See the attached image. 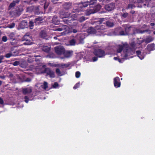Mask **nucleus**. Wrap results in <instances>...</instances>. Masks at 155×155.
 I'll return each instance as SVG.
<instances>
[{
	"label": "nucleus",
	"instance_id": "obj_1",
	"mask_svg": "<svg viewBox=\"0 0 155 155\" xmlns=\"http://www.w3.org/2000/svg\"><path fill=\"white\" fill-rule=\"evenodd\" d=\"M36 71L38 74L46 73L51 78H54L55 76L53 71L49 68H46V66L41 63L39 64L38 67L36 68Z\"/></svg>",
	"mask_w": 155,
	"mask_h": 155
},
{
	"label": "nucleus",
	"instance_id": "obj_2",
	"mask_svg": "<svg viewBox=\"0 0 155 155\" xmlns=\"http://www.w3.org/2000/svg\"><path fill=\"white\" fill-rule=\"evenodd\" d=\"M106 31L104 26L101 24L96 26L95 28L90 27L88 30V32L90 34H95L97 35H102Z\"/></svg>",
	"mask_w": 155,
	"mask_h": 155
},
{
	"label": "nucleus",
	"instance_id": "obj_3",
	"mask_svg": "<svg viewBox=\"0 0 155 155\" xmlns=\"http://www.w3.org/2000/svg\"><path fill=\"white\" fill-rule=\"evenodd\" d=\"M73 51H64L62 56H59V58L61 59H64L65 58H68L71 57L73 54Z\"/></svg>",
	"mask_w": 155,
	"mask_h": 155
},
{
	"label": "nucleus",
	"instance_id": "obj_4",
	"mask_svg": "<svg viewBox=\"0 0 155 155\" xmlns=\"http://www.w3.org/2000/svg\"><path fill=\"white\" fill-rule=\"evenodd\" d=\"M55 52L59 56H62L65 50L61 46H57L55 47Z\"/></svg>",
	"mask_w": 155,
	"mask_h": 155
},
{
	"label": "nucleus",
	"instance_id": "obj_5",
	"mask_svg": "<svg viewBox=\"0 0 155 155\" xmlns=\"http://www.w3.org/2000/svg\"><path fill=\"white\" fill-rule=\"evenodd\" d=\"M55 30L58 31H62L64 30V32L61 33V34L62 35L67 34L70 32V31L69 30L68 27L67 25H65L63 26L61 28H57V29H55Z\"/></svg>",
	"mask_w": 155,
	"mask_h": 155
},
{
	"label": "nucleus",
	"instance_id": "obj_6",
	"mask_svg": "<svg viewBox=\"0 0 155 155\" xmlns=\"http://www.w3.org/2000/svg\"><path fill=\"white\" fill-rule=\"evenodd\" d=\"M94 54L95 55L99 58L103 57L105 55L104 51L101 49L95 50Z\"/></svg>",
	"mask_w": 155,
	"mask_h": 155
},
{
	"label": "nucleus",
	"instance_id": "obj_7",
	"mask_svg": "<svg viewBox=\"0 0 155 155\" xmlns=\"http://www.w3.org/2000/svg\"><path fill=\"white\" fill-rule=\"evenodd\" d=\"M69 15V14L68 13H64V14H63L62 13H61L60 15V17L61 18H68L66 19H64L63 20L64 22H66V23H68V21H71V17H68V16Z\"/></svg>",
	"mask_w": 155,
	"mask_h": 155
},
{
	"label": "nucleus",
	"instance_id": "obj_8",
	"mask_svg": "<svg viewBox=\"0 0 155 155\" xmlns=\"http://www.w3.org/2000/svg\"><path fill=\"white\" fill-rule=\"evenodd\" d=\"M115 7V4L113 3H111L106 5L105 6V9L108 11H111L113 10Z\"/></svg>",
	"mask_w": 155,
	"mask_h": 155
},
{
	"label": "nucleus",
	"instance_id": "obj_9",
	"mask_svg": "<svg viewBox=\"0 0 155 155\" xmlns=\"http://www.w3.org/2000/svg\"><path fill=\"white\" fill-rule=\"evenodd\" d=\"M114 84L116 88L120 87V83L119 78L116 77L114 79Z\"/></svg>",
	"mask_w": 155,
	"mask_h": 155
},
{
	"label": "nucleus",
	"instance_id": "obj_10",
	"mask_svg": "<svg viewBox=\"0 0 155 155\" xmlns=\"http://www.w3.org/2000/svg\"><path fill=\"white\" fill-rule=\"evenodd\" d=\"M96 12L94 8L91 7L90 8L87 9L85 12V15H88L91 14H93Z\"/></svg>",
	"mask_w": 155,
	"mask_h": 155
},
{
	"label": "nucleus",
	"instance_id": "obj_11",
	"mask_svg": "<svg viewBox=\"0 0 155 155\" xmlns=\"http://www.w3.org/2000/svg\"><path fill=\"white\" fill-rule=\"evenodd\" d=\"M29 35H27V34L25 35L23 39L26 42H24L23 43V44L25 45H29L32 44V43L31 42H30L28 41V38H29Z\"/></svg>",
	"mask_w": 155,
	"mask_h": 155
},
{
	"label": "nucleus",
	"instance_id": "obj_12",
	"mask_svg": "<svg viewBox=\"0 0 155 155\" xmlns=\"http://www.w3.org/2000/svg\"><path fill=\"white\" fill-rule=\"evenodd\" d=\"M32 89L31 87L24 88L22 89L23 93L26 94L31 93L32 91Z\"/></svg>",
	"mask_w": 155,
	"mask_h": 155
},
{
	"label": "nucleus",
	"instance_id": "obj_13",
	"mask_svg": "<svg viewBox=\"0 0 155 155\" xmlns=\"http://www.w3.org/2000/svg\"><path fill=\"white\" fill-rule=\"evenodd\" d=\"M147 49L149 51L154 50L155 49V45L153 44H150L147 46Z\"/></svg>",
	"mask_w": 155,
	"mask_h": 155
},
{
	"label": "nucleus",
	"instance_id": "obj_14",
	"mask_svg": "<svg viewBox=\"0 0 155 155\" xmlns=\"http://www.w3.org/2000/svg\"><path fill=\"white\" fill-rule=\"evenodd\" d=\"M43 20V18L42 17H38L35 18V23L36 25H39L42 22Z\"/></svg>",
	"mask_w": 155,
	"mask_h": 155
},
{
	"label": "nucleus",
	"instance_id": "obj_15",
	"mask_svg": "<svg viewBox=\"0 0 155 155\" xmlns=\"http://www.w3.org/2000/svg\"><path fill=\"white\" fill-rule=\"evenodd\" d=\"M138 57L141 59L142 60L143 59L145 54H143L140 51H136Z\"/></svg>",
	"mask_w": 155,
	"mask_h": 155
},
{
	"label": "nucleus",
	"instance_id": "obj_16",
	"mask_svg": "<svg viewBox=\"0 0 155 155\" xmlns=\"http://www.w3.org/2000/svg\"><path fill=\"white\" fill-rule=\"evenodd\" d=\"M52 22H53L54 24L57 25L58 24L59 22V20L58 19V17L56 16H54L52 20Z\"/></svg>",
	"mask_w": 155,
	"mask_h": 155
},
{
	"label": "nucleus",
	"instance_id": "obj_17",
	"mask_svg": "<svg viewBox=\"0 0 155 155\" xmlns=\"http://www.w3.org/2000/svg\"><path fill=\"white\" fill-rule=\"evenodd\" d=\"M20 26L22 28L27 27V23L25 21H23L21 22Z\"/></svg>",
	"mask_w": 155,
	"mask_h": 155
},
{
	"label": "nucleus",
	"instance_id": "obj_18",
	"mask_svg": "<svg viewBox=\"0 0 155 155\" xmlns=\"http://www.w3.org/2000/svg\"><path fill=\"white\" fill-rule=\"evenodd\" d=\"M123 48V45H119L116 46L117 51V53H120L122 51Z\"/></svg>",
	"mask_w": 155,
	"mask_h": 155
},
{
	"label": "nucleus",
	"instance_id": "obj_19",
	"mask_svg": "<svg viewBox=\"0 0 155 155\" xmlns=\"http://www.w3.org/2000/svg\"><path fill=\"white\" fill-rule=\"evenodd\" d=\"M19 2L18 0H16L14 1L12 3H11L9 5V8H11L12 7L15 6L16 3H18Z\"/></svg>",
	"mask_w": 155,
	"mask_h": 155
},
{
	"label": "nucleus",
	"instance_id": "obj_20",
	"mask_svg": "<svg viewBox=\"0 0 155 155\" xmlns=\"http://www.w3.org/2000/svg\"><path fill=\"white\" fill-rule=\"evenodd\" d=\"M78 20L80 22H82L83 21L85 20V18L84 16H82L80 18L78 17L77 18H73L72 19L73 20Z\"/></svg>",
	"mask_w": 155,
	"mask_h": 155
},
{
	"label": "nucleus",
	"instance_id": "obj_21",
	"mask_svg": "<svg viewBox=\"0 0 155 155\" xmlns=\"http://www.w3.org/2000/svg\"><path fill=\"white\" fill-rule=\"evenodd\" d=\"M40 35L43 38L45 37L46 36L45 31V30H42L40 33Z\"/></svg>",
	"mask_w": 155,
	"mask_h": 155
},
{
	"label": "nucleus",
	"instance_id": "obj_22",
	"mask_svg": "<svg viewBox=\"0 0 155 155\" xmlns=\"http://www.w3.org/2000/svg\"><path fill=\"white\" fill-rule=\"evenodd\" d=\"M42 50L46 52H48L50 50V48L49 47H48L47 46L43 47L42 48Z\"/></svg>",
	"mask_w": 155,
	"mask_h": 155
},
{
	"label": "nucleus",
	"instance_id": "obj_23",
	"mask_svg": "<svg viewBox=\"0 0 155 155\" xmlns=\"http://www.w3.org/2000/svg\"><path fill=\"white\" fill-rule=\"evenodd\" d=\"M153 39L151 37H149L146 38L145 41L147 43H149L152 41Z\"/></svg>",
	"mask_w": 155,
	"mask_h": 155
},
{
	"label": "nucleus",
	"instance_id": "obj_24",
	"mask_svg": "<svg viewBox=\"0 0 155 155\" xmlns=\"http://www.w3.org/2000/svg\"><path fill=\"white\" fill-rule=\"evenodd\" d=\"M68 65L67 64H59L57 66H58L62 68H67L68 67Z\"/></svg>",
	"mask_w": 155,
	"mask_h": 155
},
{
	"label": "nucleus",
	"instance_id": "obj_25",
	"mask_svg": "<svg viewBox=\"0 0 155 155\" xmlns=\"http://www.w3.org/2000/svg\"><path fill=\"white\" fill-rule=\"evenodd\" d=\"M101 5H98L94 8V10L96 11V12L100 10V9L101 8Z\"/></svg>",
	"mask_w": 155,
	"mask_h": 155
},
{
	"label": "nucleus",
	"instance_id": "obj_26",
	"mask_svg": "<svg viewBox=\"0 0 155 155\" xmlns=\"http://www.w3.org/2000/svg\"><path fill=\"white\" fill-rule=\"evenodd\" d=\"M17 54H13L12 53H9L6 54L5 55V57L7 58H9V57H11L12 56H16L17 55Z\"/></svg>",
	"mask_w": 155,
	"mask_h": 155
},
{
	"label": "nucleus",
	"instance_id": "obj_27",
	"mask_svg": "<svg viewBox=\"0 0 155 155\" xmlns=\"http://www.w3.org/2000/svg\"><path fill=\"white\" fill-rule=\"evenodd\" d=\"M106 25L109 27H111L114 25V24L112 22L108 21L106 22Z\"/></svg>",
	"mask_w": 155,
	"mask_h": 155
},
{
	"label": "nucleus",
	"instance_id": "obj_28",
	"mask_svg": "<svg viewBox=\"0 0 155 155\" xmlns=\"http://www.w3.org/2000/svg\"><path fill=\"white\" fill-rule=\"evenodd\" d=\"M41 86L42 88H43L44 89H46L48 87V83L46 82H44V85H41Z\"/></svg>",
	"mask_w": 155,
	"mask_h": 155
},
{
	"label": "nucleus",
	"instance_id": "obj_29",
	"mask_svg": "<svg viewBox=\"0 0 155 155\" xmlns=\"http://www.w3.org/2000/svg\"><path fill=\"white\" fill-rule=\"evenodd\" d=\"M29 26L31 29H33L34 26V22L31 21H30L29 23Z\"/></svg>",
	"mask_w": 155,
	"mask_h": 155
},
{
	"label": "nucleus",
	"instance_id": "obj_30",
	"mask_svg": "<svg viewBox=\"0 0 155 155\" xmlns=\"http://www.w3.org/2000/svg\"><path fill=\"white\" fill-rule=\"evenodd\" d=\"M69 43L70 45H75V41L74 39H73L70 41Z\"/></svg>",
	"mask_w": 155,
	"mask_h": 155
},
{
	"label": "nucleus",
	"instance_id": "obj_31",
	"mask_svg": "<svg viewBox=\"0 0 155 155\" xmlns=\"http://www.w3.org/2000/svg\"><path fill=\"white\" fill-rule=\"evenodd\" d=\"M9 37L10 38V39H11V40H13L14 39V34L13 33H11L9 35Z\"/></svg>",
	"mask_w": 155,
	"mask_h": 155
},
{
	"label": "nucleus",
	"instance_id": "obj_32",
	"mask_svg": "<svg viewBox=\"0 0 155 155\" xmlns=\"http://www.w3.org/2000/svg\"><path fill=\"white\" fill-rule=\"evenodd\" d=\"M34 59H35V61H37V59H36L35 58H34V57H33V58H32L31 57H29L28 59V62L30 63L33 61Z\"/></svg>",
	"mask_w": 155,
	"mask_h": 155
},
{
	"label": "nucleus",
	"instance_id": "obj_33",
	"mask_svg": "<svg viewBox=\"0 0 155 155\" xmlns=\"http://www.w3.org/2000/svg\"><path fill=\"white\" fill-rule=\"evenodd\" d=\"M97 2L96 0H91L90 2V5H94Z\"/></svg>",
	"mask_w": 155,
	"mask_h": 155
},
{
	"label": "nucleus",
	"instance_id": "obj_34",
	"mask_svg": "<svg viewBox=\"0 0 155 155\" xmlns=\"http://www.w3.org/2000/svg\"><path fill=\"white\" fill-rule=\"evenodd\" d=\"M88 5V3L87 2H85L83 3L82 5H81L80 7H87Z\"/></svg>",
	"mask_w": 155,
	"mask_h": 155
},
{
	"label": "nucleus",
	"instance_id": "obj_35",
	"mask_svg": "<svg viewBox=\"0 0 155 155\" xmlns=\"http://www.w3.org/2000/svg\"><path fill=\"white\" fill-rule=\"evenodd\" d=\"M114 59L115 60H117L118 61L119 63H122L123 62V61L122 60L120 59L119 58H118V57H115L114 58Z\"/></svg>",
	"mask_w": 155,
	"mask_h": 155
},
{
	"label": "nucleus",
	"instance_id": "obj_36",
	"mask_svg": "<svg viewBox=\"0 0 155 155\" xmlns=\"http://www.w3.org/2000/svg\"><path fill=\"white\" fill-rule=\"evenodd\" d=\"M53 87L54 88H56L58 87V84L57 82H55L54 84L52 85Z\"/></svg>",
	"mask_w": 155,
	"mask_h": 155
},
{
	"label": "nucleus",
	"instance_id": "obj_37",
	"mask_svg": "<svg viewBox=\"0 0 155 155\" xmlns=\"http://www.w3.org/2000/svg\"><path fill=\"white\" fill-rule=\"evenodd\" d=\"M15 25V24L14 23H13L12 24H10L9 26L8 27L10 28H14Z\"/></svg>",
	"mask_w": 155,
	"mask_h": 155
},
{
	"label": "nucleus",
	"instance_id": "obj_38",
	"mask_svg": "<svg viewBox=\"0 0 155 155\" xmlns=\"http://www.w3.org/2000/svg\"><path fill=\"white\" fill-rule=\"evenodd\" d=\"M81 75L79 71H77L76 72L75 76L77 78H78L80 77Z\"/></svg>",
	"mask_w": 155,
	"mask_h": 155
},
{
	"label": "nucleus",
	"instance_id": "obj_39",
	"mask_svg": "<svg viewBox=\"0 0 155 155\" xmlns=\"http://www.w3.org/2000/svg\"><path fill=\"white\" fill-rule=\"evenodd\" d=\"M56 73L59 75H61L60 70L58 69H57L56 70Z\"/></svg>",
	"mask_w": 155,
	"mask_h": 155
},
{
	"label": "nucleus",
	"instance_id": "obj_40",
	"mask_svg": "<svg viewBox=\"0 0 155 155\" xmlns=\"http://www.w3.org/2000/svg\"><path fill=\"white\" fill-rule=\"evenodd\" d=\"M80 86V83H78L77 84H76L75 85L74 87L73 88L74 89H76L79 86Z\"/></svg>",
	"mask_w": 155,
	"mask_h": 155
},
{
	"label": "nucleus",
	"instance_id": "obj_41",
	"mask_svg": "<svg viewBox=\"0 0 155 155\" xmlns=\"http://www.w3.org/2000/svg\"><path fill=\"white\" fill-rule=\"evenodd\" d=\"M135 7L134 5L132 4H129L128 6V8H133Z\"/></svg>",
	"mask_w": 155,
	"mask_h": 155
},
{
	"label": "nucleus",
	"instance_id": "obj_42",
	"mask_svg": "<svg viewBox=\"0 0 155 155\" xmlns=\"http://www.w3.org/2000/svg\"><path fill=\"white\" fill-rule=\"evenodd\" d=\"M2 40L4 42H6L7 40V37L6 36H4L2 38Z\"/></svg>",
	"mask_w": 155,
	"mask_h": 155
},
{
	"label": "nucleus",
	"instance_id": "obj_43",
	"mask_svg": "<svg viewBox=\"0 0 155 155\" xmlns=\"http://www.w3.org/2000/svg\"><path fill=\"white\" fill-rule=\"evenodd\" d=\"M19 61H15L13 64V65L14 66H17V65H19Z\"/></svg>",
	"mask_w": 155,
	"mask_h": 155
},
{
	"label": "nucleus",
	"instance_id": "obj_44",
	"mask_svg": "<svg viewBox=\"0 0 155 155\" xmlns=\"http://www.w3.org/2000/svg\"><path fill=\"white\" fill-rule=\"evenodd\" d=\"M145 32V31H141L139 30H137V33H143Z\"/></svg>",
	"mask_w": 155,
	"mask_h": 155
},
{
	"label": "nucleus",
	"instance_id": "obj_45",
	"mask_svg": "<svg viewBox=\"0 0 155 155\" xmlns=\"http://www.w3.org/2000/svg\"><path fill=\"white\" fill-rule=\"evenodd\" d=\"M25 101L26 103H28V97L27 96H25Z\"/></svg>",
	"mask_w": 155,
	"mask_h": 155
},
{
	"label": "nucleus",
	"instance_id": "obj_46",
	"mask_svg": "<svg viewBox=\"0 0 155 155\" xmlns=\"http://www.w3.org/2000/svg\"><path fill=\"white\" fill-rule=\"evenodd\" d=\"M97 58L96 57H94L93 58H92L93 61L94 62L97 61Z\"/></svg>",
	"mask_w": 155,
	"mask_h": 155
},
{
	"label": "nucleus",
	"instance_id": "obj_47",
	"mask_svg": "<svg viewBox=\"0 0 155 155\" xmlns=\"http://www.w3.org/2000/svg\"><path fill=\"white\" fill-rule=\"evenodd\" d=\"M4 102L2 99L0 97V104H3Z\"/></svg>",
	"mask_w": 155,
	"mask_h": 155
},
{
	"label": "nucleus",
	"instance_id": "obj_48",
	"mask_svg": "<svg viewBox=\"0 0 155 155\" xmlns=\"http://www.w3.org/2000/svg\"><path fill=\"white\" fill-rule=\"evenodd\" d=\"M4 56H0V63L2 62V60L3 59Z\"/></svg>",
	"mask_w": 155,
	"mask_h": 155
},
{
	"label": "nucleus",
	"instance_id": "obj_49",
	"mask_svg": "<svg viewBox=\"0 0 155 155\" xmlns=\"http://www.w3.org/2000/svg\"><path fill=\"white\" fill-rule=\"evenodd\" d=\"M127 15V13H125L123 15V16L125 18L126 17Z\"/></svg>",
	"mask_w": 155,
	"mask_h": 155
},
{
	"label": "nucleus",
	"instance_id": "obj_50",
	"mask_svg": "<svg viewBox=\"0 0 155 155\" xmlns=\"http://www.w3.org/2000/svg\"><path fill=\"white\" fill-rule=\"evenodd\" d=\"M120 34L121 35H126L123 31H121L120 32Z\"/></svg>",
	"mask_w": 155,
	"mask_h": 155
},
{
	"label": "nucleus",
	"instance_id": "obj_51",
	"mask_svg": "<svg viewBox=\"0 0 155 155\" xmlns=\"http://www.w3.org/2000/svg\"><path fill=\"white\" fill-rule=\"evenodd\" d=\"M37 9H36V11H35V12L37 14H38V8L37 7Z\"/></svg>",
	"mask_w": 155,
	"mask_h": 155
},
{
	"label": "nucleus",
	"instance_id": "obj_52",
	"mask_svg": "<svg viewBox=\"0 0 155 155\" xmlns=\"http://www.w3.org/2000/svg\"><path fill=\"white\" fill-rule=\"evenodd\" d=\"M23 9L22 8H21L19 9L18 11V12H21L23 11Z\"/></svg>",
	"mask_w": 155,
	"mask_h": 155
},
{
	"label": "nucleus",
	"instance_id": "obj_53",
	"mask_svg": "<svg viewBox=\"0 0 155 155\" xmlns=\"http://www.w3.org/2000/svg\"><path fill=\"white\" fill-rule=\"evenodd\" d=\"M77 32V31L75 29H74L73 30V32L74 33H76Z\"/></svg>",
	"mask_w": 155,
	"mask_h": 155
},
{
	"label": "nucleus",
	"instance_id": "obj_54",
	"mask_svg": "<svg viewBox=\"0 0 155 155\" xmlns=\"http://www.w3.org/2000/svg\"><path fill=\"white\" fill-rule=\"evenodd\" d=\"M25 81L27 82H29L31 81V80L29 79H27Z\"/></svg>",
	"mask_w": 155,
	"mask_h": 155
},
{
	"label": "nucleus",
	"instance_id": "obj_55",
	"mask_svg": "<svg viewBox=\"0 0 155 155\" xmlns=\"http://www.w3.org/2000/svg\"><path fill=\"white\" fill-rule=\"evenodd\" d=\"M128 55H129L128 53H127L125 54V57L126 58L127 56Z\"/></svg>",
	"mask_w": 155,
	"mask_h": 155
},
{
	"label": "nucleus",
	"instance_id": "obj_56",
	"mask_svg": "<svg viewBox=\"0 0 155 155\" xmlns=\"http://www.w3.org/2000/svg\"><path fill=\"white\" fill-rule=\"evenodd\" d=\"M150 25L151 26H153L154 25V24L153 23H151L150 24Z\"/></svg>",
	"mask_w": 155,
	"mask_h": 155
},
{
	"label": "nucleus",
	"instance_id": "obj_57",
	"mask_svg": "<svg viewBox=\"0 0 155 155\" xmlns=\"http://www.w3.org/2000/svg\"><path fill=\"white\" fill-rule=\"evenodd\" d=\"M47 6H46V4H45L44 7V9H45L47 8Z\"/></svg>",
	"mask_w": 155,
	"mask_h": 155
},
{
	"label": "nucleus",
	"instance_id": "obj_58",
	"mask_svg": "<svg viewBox=\"0 0 155 155\" xmlns=\"http://www.w3.org/2000/svg\"><path fill=\"white\" fill-rule=\"evenodd\" d=\"M100 1H102V0H99ZM103 0V2L104 3L105 2H106V0Z\"/></svg>",
	"mask_w": 155,
	"mask_h": 155
},
{
	"label": "nucleus",
	"instance_id": "obj_59",
	"mask_svg": "<svg viewBox=\"0 0 155 155\" xmlns=\"http://www.w3.org/2000/svg\"><path fill=\"white\" fill-rule=\"evenodd\" d=\"M41 57V56L40 55H37V56H34V57Z\"/></svg>",
	"mask_w": 155,
	"mask_h": 155
},
{
	"label": "nucleus",
	"instance_id": "obj_60",
	"mask_svg": "<svg viewBox=\"0 0 155 155\" xmlns=\"http://www.w3.org/2000/svg\"><path fill=\"white\" fill-rule=\"evenodd\" d=\"M54 39H57V37H54Z\"/></svg>",
	"mask_w": 155,
	"mask_h": 155
},
{
	"label": "nucleus",
	"instance_id": "obj_61",
	"mask_svg": "<svg viewBox=\"0 0 155 155\" xmlns=\"http://www.w3.org/2000/svg\"><path fill=\"white\" fill-rule=\"evenodd\" d=\"M30 8H27L28 10L29 11H30L29 10V9H30Z\"/></svg>",
	"mask_w": 155,
	"mask_h": 155
},
{
	"label": "nucleus",
	"instance_id": "obj_62",
	"mask_svg": "<svg viewBox=\"0 0 155 155\" xmlns=\"http://www.w3.org/2000/svg\"><path fill=\"white\" fill-rule=\"evenodd\" d=\"M2 83V81H0V85H1V84Z\"/></svg>",
	"mask_w": 155,
	"mask_h": 155
},
{
	"label": "nucleus",
	"instance_id": "obj_63",
	"mask_svg": "<svg viewBox=\"0 0 155 155\" xmlns=\"http://www.w3.org/2000/svg\"><path fill=\"white\" fill-rule=\"evenodd\" d=\"M153 34H154V35H155V31H154L153 32Z\"/></svg>",
	"mask_w": 155,
	"mask_h": 155
},
{
	"label": "nucleus",
	"instance_id": "obj_64",
	"mask_svg": "<svg viewBox=\"0 0 155 155\" xmlns=\"http://www.w3.org/2000/svg\"><path fill=\"white\" fill-rule=\"evenodd\" d=\"M138 43L139 44H140V42H138Z\"/></svg>",
	"mask_w": 155,
	"mask_h": 155
}]
</instances>
